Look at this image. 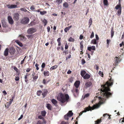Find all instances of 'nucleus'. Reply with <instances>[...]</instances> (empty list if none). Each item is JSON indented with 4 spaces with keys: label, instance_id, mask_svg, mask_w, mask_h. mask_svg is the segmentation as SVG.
Instances as JSON below:
<instances>
[{
    "label": "nucleus",
    "instance_id": "f257e3e1",
    "mask_svg": "<svg viewBox=\"0 0 124 124\" xmlns=\"http://www.w3.org/2000/svg\"><path fill=\"white\" fill-rule=\"evenodd\" d=\"M113 80L111 78L110 79L109 82H107L105 85L102 86V88L100 89L101 92L100 93L101 96L99 98L100 100L99 103L94 105L92 107L89 106L86 108L83 111L80 112V114H79V116L81 115L83 113L89 110L91 111L97 108L101 104L104 102L107 98L110 97L112 94L109 92V91H110L109 86L113 85Z\"/></svg>",
    "mask_w": 124,
    "mask_h": 124
},
{
    "label": "nucleus",
    "instance_id": "f03ea898",
    "mask_svg": "<svg viewBox=\"0 0 124 124\" xmlns=\"http://www.w3.org/2000/svg\"><path fill=\"white\" fill-rule=\"evenodd\" d=\"M69 98V96L68 94H63L62 93L60 94L57 98V100L62 103L67 102Z\"/></svg>",
    "mask_w": 124,
    "mask_h": 124
},
{
    "label": "nucleus",
    "instance_id": "7ed1b4c3",
    "mask_svg": "<svg viewBox=\"0 0 124 124\" xmlns=\"http://www.w3.org/2000/svg\"><path fill=\"white\" fill-rule=\"evenodd\" d=\"M71 91L75 97H77L78 96L79 91L78 88L73 87V89L71 90Z\"/></svg>",
    "mask_w": 124,
    "mask_h": 124
},
{
    "label": "nucleus",
    "instance_id": "20e7f679",
    "mask_svg": "<svg viewBox=\"0 0 124 124\" xmlns=\"http://www.w3.org/2000/svg\"><path fill=\"white\" fill-rule=\"evenodd\" d=\"M73 114V113L71 111H69L67 115H65L64 118L65 119L67 120H68L69 117L72 116Z\"/></svg>",
    "mask_w": 124,
    "mask_h": 124
},
{
    "label": "nucleus",
    "instance_id": "39448f33",
    "mask_svg": "<svg viewBox=\"0 0 124 124\" xmlns=\"http://www.w3.org/2000/svg\"><path fill=\"white\" fill-rule=\"evenodd\" d=\"M29 21V19L28 18L25 17L22 19L21 22L23 24H26L28 23Z\"/></svg>",
    "mask_w": 124,
    "mask_h": 124
},
{
    "label": "nucleus",
    "instance_id": "423d86ee",
    "mask_svg": "<svg viewBox=\"0 0 124 124\" xmlns=\"http://www.w3.org/2000/svg\"><path fill=\"white\" fill-rule=\"evenodd\" d=\"M36 30L34 28H32L29 29L27 31V33L28 34H31L36 32Z\"/></svg>",
    "mask_w": 124,
    "mask_h": 124
},
{
    "label": "nucleus",
    "instance_id": "0eeeda50",
    "mask_svg": "<svg viewBox=\"0 0 124 124\" xmlns=\"http://www.w3.org/2000/svg\"><path fill=\"white\" fill-rule=\"evenodd\" d=\"M19 14L18 13H15L14 14L13 18L15 20L17 21L19 19Z\"/></svg>",
    "mask_w": 124,
    "mask_h": 124
},
{
    "label": "nucleus",
    "instance_id": "6e6552de",
    "mask_svg": "<svg viewBox=\"0 0 124 124\" xmlns=\"http://www.w3.org/2000/svg\"><path fill=\"white\" fill-rule=\"evenodd\" d=\"M114 61L115 62L114 63V64L116 65L120 61L121 59L118 57H116L114 58Z\"/></svg>",
    "mask_w": 124,
    "mask_h": 124
},
{
    "label": "nucleus",
    "instance_id": "1a4fd4ad",
    "mask_svg": "<svg viewBox=\"0 0 124 124\" xmlns=\"http://www.w3.org/2000/svg\"><path fill=\"white\" fill-rule=\"evenodd\" d=\"M8 18L9 23L10 24H12L14 23V21L12 17L9 16Z\"/></svg>",
    "mask_w": 124,
    "mask_h": 124
},
{
    "label": "nucleus",
    "instance_id": "9d476101",
    "mask_svg": "<svg viewBox=\"0 0 124 124\" xmlns=\"http://www.w3.org/2000/svg\"><path fill=\"white\" fill-rule=\"evenodd\" d=\"M87 49L90 51H91L92 50L94 51L95 50L96 48L94 46H88L87 47Z\"/></svg>",
    "mask_w": 124,
    "mask_h": 124
},
{
    "label": "nucleus",
    "instance_id": "9b49d317",
    "mask_svg": "<svg viewBox=\"0 0 124 124\" xmlns=\"http://www.w3.org/2000/svg\"><path fill=\"white\" fill-rule=\"evenodd\" d=\"M7 6L8 8L12 9L16 8L17 7V5H8Z\"/></svg>",
    "mask_w": 124,
    "mask_h": 124
},
{
    "label": "nucleus",
    "instance_id": "f8f14e48",
    "mask_svg": "<svg viewBox=\"0 0 124 124\" xmlns=\"http://www.w3.org/2000/svg\"><path fill=\"white\" fill-rule=\"evenodd\" d=\"M80 82L79 81H76L74 84V85L76 88H78L80 85Z\"/></svg>",
    "mask_w": 124,
    "mask_h": 124
},
{
    "label": "nucleus",
    "instance_id": "ddd939ff",
    "mask_svg": "<svg viewBox=\"0 0 124 124\" xmlns=\"http://www.w3.org/2000/svg\"><path fill=\"white\" fill-rule=\"evenodd\" d=\"M19 37L21 40L23 41H25L26 39V38L22 35H20Z\"/></svg>",
    "mask_w": 124,
    "mask_h": 124
},
{
    "label": "nucleus",
    "instance_id": "4468645a",
    "mask_svg": "<svg viewBox=\"0 0 124 124\" xmlns=\"http://www.w3.org/2000/svg\"><path fill=\"white\" fill-rule=\"evenodd\" d=\"M92 84L91 82H87L85 84V86L86 88L89 87L91 86Z\"/></svg>",
    "mask_w": 124,
    "mask_h": 124
},
{
    "label": "nucleus",
    "instance_id": "2eb2a0df",
    "mask_svg": "<svg viewBox=\"0 0 124 124\" xmlns=\"http://www.w3.org/2000/svg\"><path fill=\"white\" fill-rule=\"evenodd\" d=\"M115 8L116 9H121V7L120 3H119L118 4L116 5L115 7Z\"/></svg>",
    "mask_w": 124,
    "mask_h": 124
},
{
    "label": "nucleus",
    "instance_id": "dca6fc26",
    "mask_svg": "<svg viewBox=\"0 0 124 124\" xmlns=\"http://www.w3.org/2000/svg\"><path fill=\"white\" fill-rule=\"evenodd\" d=\"M90 75L86 73L83 77V78L85 79H88L90 78Z\"/></svg>",
    "mask_w": 124,
    "mask_h": 124
},
{
    "label": "nucleus",
    "instance_id": "f3484780",
    "mask_svg": "<svg viewBox=\"0 0 124 124\" xmlns=\"http://www.w3.org/2000/svg\"><path fill=\"white\" fill-rule=\"evenodd\" d=\"M8 48H6L4 52V55L6 56L8 55Z\"/></svg>",
    "mask_w": 124,
    "mask_h": 124
},
{
    "label": "nucleus",
    "instance_id": "a211bd4d",
    "mask_svg": "<svg viewBox=\"0 0 124 124\" xmlns=\"http://www.w3.org/2000/svg\"><path fill=\"white\" fill-rule=\"evenodd\" d=\"M51 102L55 105H56L57 103V101L54 99H52L51 100Z\"/></svg>",
    "mask_w": 124,
    "mask_h": 124
},
{
    "label": "nucleus",
    "instance_id": "6ab92c4d",
    "mask_svg": "<svg viewBox=\"0 0 124 124\" xmlns=\"http://www.w3.org/2000/svg\"><path fill=\"white\" fill-rule=\"evenodd\" d=\"M43 74L45 76H48L49 75V72L48 71H45L44 72Z\"/></svg>",
    "mask_w": 124,
    "mask_h": 124
},
{
    "label": "nucleus",
    "instance_id": "aec40b11",
    "mask_svg": "<svg viewBox=\"0 0 124 124\" xmlns=\"http://www.w3.org/2000/svg\"><path fill=\"white\" fill-rule=\"evenodd\" d=\"M91 43L93 44H97L96 40L95 39H93L91 41Z\"/></svg>",
    "mask_w": 124,
    "mask_h": 124
},
{
    "label": "nucleus",
    "instance_id": "412c9836",
    "mask_svg": "<svg viewBox=\"0 0 124 124\" xmlns=\"http://www.w3.org/2000/svg\"><path fill=\"white\" fill-rule=\"evenodd\" d=\"M69 4L67 2H65L63 3V6L65 8H67L69 7Z\"/></svg>",
    "mask_w": 124,
    "mask_h": 124
},
{
    "label": "nucleus",
    "instance_id": "4be33fe9",
    "mask_svg": "<svg viewBox=\"0 0 124 124\" xmlns=\"http://www.w3.org/2000/svg\"><path fill=\"white\" fill-rule=\"evenodd\" d=\"M46 107L49 110H51V106L49 104H47L46 105Z\"/></svg>",
    "mask_w": 124,
    "mask_h": 124
},
{
    "label": "nucleus",
    "instance_id": "5701e85b",
    "mask_svg": "<svg viewBox=\"0 0 124 124\" xmlns=\"http://www.w3.org/2000/svg\"><path fill=\"white\" fill-rule=\"evenodd\" d=\"M58 67V66L57 65H55L51 67L50 69V70H54L56 69Z\"/></svg>",
    "mask_w": 124,
    "mask_h": 124
},
{
    "label": "nucleus",
    "instance_id": "b1692460",
    "mask_svg": "<svg viewBox=\"0 0 124 124\" xmlns=\"http://www.w3.org/2000/svg\"><path fill=\"white\" fill-rule=\"evenodd\" d=\"M86 73V72L85 70H82L81 71V75L82 77H83L85 75Z\"/></svg>",
    "mask_w": 124,
    "mask_h": 124
},
{
    "label": "nucleus",
    "instance_id": "393cba45",
    "mask_svg": "<svg viewBox=\"0 0 124 124\" xmlns=\"http://www.w3.org/2000/svg\"><path fill=\"white\" fill-rule=\"evenodd\" d=\"M92 21L91 18H90L89 19L88 22V24L89 25V28L92 24Z\"/></svg>",
    "mask_w": 124,
    "mask_h": 124
},
{
    "label": "nucleus",
    "instance_id": "a878e982",
    "mask_svg": "<svg viewBox=\"0 0 124 124\" xmlns=\"http://www.w3.org/2000/svg\"><path fill=\"white\" fill-rule=\"evenodd\" d=\"M20 46L22 47L23 46V45L22 43L19 41L18 40L15 41Z\"/></svg>",
    "mask_w": 124,
    "mask_h": 124
},
{
    "label": "nucleus",
    "instance_id": "bb28decb",
    "mask_svg": "<svg viewBox=\"0 0 124 124\" xmlns=\"http://www.w3.org/2000/svg\"><path fill=\"white\" fill-rule=\"evenodd\" d=\"M42 21L44 24V26H45L46 25L47 23V20L45 19H44L42 20Z\"/></svg>",
    "mask_w": 124,
    "mask_h": 124
},
{
    "label": "nucleus",
    "instance_id": "cd10ccee",
    "mask_svg": "<svg viewBox=\"0 0 124 124\" xmlns=\"http://www.w3.org/2000/svg\"><path fill=\"white\" fill-rule=\"evenodd\" d=\"M114 32L113 31V29L112 28L111 31V38H112L114 35Z\"/></svg>",
    "mask_w": 124,
    "mask_h": 124
},
{
    "label": "nucleus",
    "instance_id": "c85d7f7f",
    "mask_svg": "<svg viewBox=\"0 0 124 124\" xmlns=\"http://www.w3.org/2000/svg\"><path fill=\"white\" fill-rule=\"evenodd\" d=\"M80 49L81 51H83V43L82 42H81L80 43Z\"/></svg>",
    "mask_w": 124,
    "mask_h": 124
},
{
    "label": "nucleus",
    "instance_id": "c756f323",
    "mask_svg": "<svg viewBox=\"0 0 124 124\" xmlns=\"http://www.w3.org/2000/svg\"><path fill=\"white\" fill-rule=\"evenodd\" d=\"M68 40L69 42H73L74 41V39L71 37H70L68 39Z\"/></svg>",
    "mask_w": 124,
    "mask_h": 124
},
{
    "label": "nucleus",
    "instance_id": "7c9ffc66",
    "mask_svg": "<svg viewBox=\"0 0 124 124\" xmlns=\"http://www.w3.org/2000/svg\"><path fill=\"white\" fill-rule=\"evenodd\" d=\"M101 122V120L98 119L96 121H95V124H99Z\"/></svg>",
    "mask_w": 124,
    "mask_h": 124
},
{
    "label": "nucleus",
    "instance_id": "2f4dec72",
    "mask_svg": "<svg viewBox=\"0 0 124 124\" xmlns=\"http://www.w3.org/2000/svg\"><path fill=\"white\" fill-rule=\"evenodd\" d=\"M62 0H56V3L58 5H59L62 3Z\"/></svg>",
    "mask_w": 124,
    "mask_h": 124
},
{
    "label": "nucleus",
    "instance_id": "473e14b6",
    "mask_svg": "<svg viewBox=\"0 0 124 124\" xmlns=\"http://www.w3.org/2000/svg\"><path fill=\"white\" fill-rule=\"evenodd\" d=\"M103 3L105 5H107L108 4V1L107 0H104Z\"/></svg>",
    "mask_w": 124,
    "mask_h": 124
},
{
    "label": "nucleus",
    "instance_id": "72a5a7b5",
    "mask_svg": "<svg viewBox=\"0 0 124 124\" xmlns=\"http://www.w3.org/2000/svg\"><path fill=\"white\" fill-rule=\"evenodd\" d=\"M121 9H119L117 11V15L118 16H119L121 13Z\"/></svg>",
    "mask_w": 124,
    "mask_h": 124
},
{
    "label": "nucleus",
    "instance_id": "f704fd0d",
    "mask_svg": "<svg viewBox=\"0 0 124 124\" xmlns=\"http://www.w3.org/2000/svg\"><path fill=\"white\" fill-rule=\"evenodd\" d=\"M89 93H87L84 96H83L82 98H83V99H84L85 98H87L89 96Z\"/></svg>",
    "mask_w": 124,
    "mask_h": 124
},
{
    "label": "nucleus",
    "instance_id": "c9c22d12",
    "mask_svg": "<svg viewBox=\"0 0 124 124\" xmlns=\"http://www.w3.org/2000/svg\"><path fill=\"white\" fill-rule=\"evenodd\" d=\"M46 114V112L45 111H42L41 112V114L42 116H45Z\"/></svg>",
    "mask_w": 124,
    "mask_h": 124
},
{
    "label": "nucleus",
    "instance_id": "e433bc0d",
    "mask_svg": "<svg viewBox=\"0 0 124 124\" xmlns=\"http://www.w3.org/2000/svg\"><path fill=\"white\" fill-rule=\"evenodd\" d=\"M26 36L29 39H31L32 38V35H27Z\"/></svg>",
    "mask_w": 124,
    "mask_h": 124
},
{
    "label": "nucleus",
    "instance_id": "4c0bfd02",
    "mask_svg": "<svg viewBox=\"0 0 124 124\" xmlns=\"http://www.w3.org/2000/svg\"><path fill=\"white\" fill-rule=\"evenodd\" d=\"M46 13V11H40V13L41 15H43Z\"/></svg>",
    "mask_w": 124,
    "mask_h": 124
},
{
    "label": "nucleus",
    "instance_id": "58836bf2",
    "mask_svg": "<svg viewBox=\"0 0 124 124\" xmlns=\"http://www.w3.org/2000/svg\"><path fill=\"white\" fill-rule=\"evenodd\" d=\"M41 93H42V91H41L40 90V91H38L37 92V94L38 96H40V95Z\"/></svg>",
    "mask_w": 124,
    "mask_h": 124
},
{
    "label": "nucleus",
    "instance_id": "ea45409f",
    "mask_svg": "<svg viewBox=\"0 0 124 124\" xmlns=\"http://www.w3.org/2000/svg\"><path fill=\"white\" fill-rule=\"evenodd\" d=\"M99 74L101 77H103V74L102 72H101V71H100L99 72Z\"/></svg>",
    "mask_w": 124,
    "mask_h": 124
},
{
    "label": "nucleus",
    "instance_id": "a19ab883",
    "mask_svg": "<svg viewBox=\"0 0 124 124\" xmlns=\"http://www.w3.org/2000/svg\"><path fill=\"white\" fill-rule=\"evenodd\" d=\"M12 99H10V101L8 102L10 104H11V103L12 102L13 99H14V97H12Z\"/></svg>",
    "mask_w": 124,
    "mask_h": 124
},
{
    "label": "nucleus",
    "instance_id": "79ce46f5",
    "mask_svg": "<svg viewBox=\"0 0 124 124\" xmlns=\"http://www.w3.org/2000/svg\"><path fill=\"white\" fill-rule=\"evenodd\" d=\"M94 36V33L93 32V31L92 32L91 34V35H90V38L91 39H92L93 37Z\"/></svg>",
    "mask_w": 124,
    "mask_h": 124
},
{
    "label": "nucleus",
    "instance_id": "37998d69",
    "mask_svg": "<svg viewBox=\"0 0 124 124\" xmlns=\"http://www.w3.org/2000/svg\"><path fill=\"white\" fill-rule=\"evenodd\" d=\"M1 23L2 24V26L3 27L4 26V25L5 24V21L4 20H2L1 21Z\"/></svg>",
    "mask_w": 124,
    "mask_h": 124
},
{
    "label": "nucleus",
    "instance_id": "c03bdc74",
    "mask_svg": "<svg viewBox=\"0 0 124 124\" xmlns=\"http://www.w3.org/2000/svg\"><path fill=\"white\" fill-rule=\"evenodd\" d=\"M111 40L110 39H107V44L108 45L109 43L111 41Z\"/></svg>",
    "mask_w": 124,
    "mask_h": 124
},
{
    "label": "nucleus",
    "instance_id": "a18cd8bd",
    "mask_svg": "<svg viewBox=\"0 0 124 124\" xmlns=\"http://www.w3.org/2000/svg\"><path fill=\"white\" fill-rule=\"evenodd\" d=\"M68 122H65L64 121H62L61 124H69Z\"/></svg>",
    "mask_w": 124,
    "mask_h": 124
},
{
    "label": "nucleus",
    "instance_id": "49530a36",
    "mask_svg": "<svg viewBox=\"0 0 124 124\" xmlns=\"http://www.w3.org/2000/svg\"><path fill=\"white\" fill-rule=\"evenodd\" d=\"M69 29L68 28V27H67L66 28H65L64 29V31L66 32H67V31H68Z\"/></svg>",
    "mask_w": 124,
    "mask_h": 124
},
{
    "label": "nucleus",
    "instance_id": "de8ad7c7",
    "mask_svg": "<svg viewBox=\"0 0 124 124\" xmlns=\"http://www.w3.org/2000/svg\"><path fill=\"white\" fill-rule=\"evenodd\" d=\"M38 76L37 75L35 76L33 78V80H36L38 78Z\"/></svg>",
    "mask_w": 124,
    "mask_h": 124
},
{
    "label": "nucleus",
    "instance_id": "09e8293b",
    "mask_svg": "<svg viewBox=\"0 0 124 124\" xmlns=\"http://www.w3.org/2000/svg\"><path fill=\"white\" fill-rule=\"evenodd\" d=\"M85 63V60L84 59H82L81 61L82 64H84V63Z\"/></svg>",
    "mask_w": 124,
    "mask_h": 124
},
{
    "label": "nucleus",
    "instance_id": "8fccbe9b",
    "mask_svg": "<svg viewBox=\"0 0 124 124\" xmlns=\"http://www.w3.org/2000/svg\"><path fill=\"white\" fill-rule=\"evenodd\" d=\"M11 50L12 51V52H10V53L11 54H14L15 51V50L13 49H12V50Z\"/></svg>",
    "mask_w": 124,
    "mask_h": 124
},
{
    "label": "nucleus",
    "instance_id": "3c124183",
    "mask_svg": "<svg viewBox=\"0 0 124 124\" xmlns=\"http://www.w3.org/2000/svg\"><path fill=\"white\" fill-rule=\"evenodd\" d=\"M95 36L96 40H98L99 38L98 35L97 34H96L95 35Z\"/></svg>",
    "mask_w": 124,
    "mask_h": 124
},
{
    "label": "nucleus",
    "instance_id": "603ef678",
    "mask_svg": "<svg viewBox=\"0 0 124 124\" xmlns=\"http://www.w3.org/2000/svg\"><path fill=\"white\" fill-rule=\"evenodd\" d=\"M20 9L21 11H23L25 12H26L27 11V10L25 8H21Z\"/></svg>",
    "mask_w": 124,
    "mask_h": 124
},
{
    "label": "nucleus",
    "instance_id": "864d4df0",
    "mask_svg": "<svg viewBox=\"0 0 124 124\" xmlns=\"http://www.w3.org/2000/svg\"><path fill=\"white\" fill-rule=\"evenodd\" d=\"M7 104V105L6 106L7 104H5V106L7 108H8L10 106V104H9L8 102Z\"/></svg>",
    "mask_w": 124,
    "mask_h": 124
},
{
    "label": "nucleus",
    "instance_id": "5fc2aeb1",
    "mask_svg": "<svg viewBox=\"0 0 124 124\" xmlns=\"http://www.w3.org/2000/svg\"><path fill=\"white\" fill-rule=\"evenodd\" d=\"M45 66V64L44 63H42V65H41V67L42 68H44Z\"/></svg>",
    "mask_w": 124,
    "mask_h": 124
},
{
    "label": "nucleus",
    "instance_id": "6e6d98bb",
    "mask_svg": "<svg viewBox=\"0 0 124 124\" xmlns=\"http://www.w3.org/2000/svg\"><path fill=\"white\" fill-rule=\"evenodd\" d=\"M38 118L40 119H44L41 116L39 115L38 116Z\"/></svg>",
    "mask_w": 124,
    "mask_h": 124
},
{
    "label": "nucleus",
    "instance_id": "4d7b16f0",
    "mask_svg": "<svg viewBox=\"0 0 124 124\" xmlns=\"http://www.w3.org/2000/svg\"><path fill=\"white\" fill-rule=\"evenodd\" d=\"M19 79V78L18 77H16L15 80L16 81H18Z\"/></svg>",
    "mask_w": 124,
    "mask_h": 124
},
{
    "label": "nucleus",
    "instance_id": "13d9d810",
    "mask_svg": "<svg viewBox=\"0 0 124 124\" xmlns=\"http://www.w3.org/2000/svg\"><path fill=\"white\" fill-rule=\"evenodd\" d=\"M38 65L37 64H36L35 65V66L36 67V69L37 70H39V68L38 67Z\"/></svg>",
    "mask_w": 124,
    "mask_h": 124
},
{
    "label": "nucleus",
    "instance_id": "bf43d9fd",
    "mask_svg": "<svg viewBox=\"0 0 124 124\" xmlns=\"http://www.w3.org/2000/svg\"><path fill=\"white\" fill-rule=\"evenodd\" d=\"M23 117V115H22L18 119V120H20Z\"/></svg>",
    "mask_w": 124,
    "mask_h": 124
},
{
    "label": "nucleus",
    "instance_id": "052dcab7",
    "mask_svg": "<svg viewBox=\"0 0 124 124\" xmlns=\"http://www.w3.org/2000/svg\"><path fill=\"white\" fill-rule=\"evenodd\" d=\"M30 9L31 10H33L35 9V8L33 6H32L31 7Z\"/></svg>",
    "mask_w": 124,
    "mask_h": 124
},
{
    "label": "nucleus",
    "instance_id": "680f3d73",
    "mask_svg": "<svg viewBox=\"0 0 124 124\" xmlns=\"http://www.w3.org/2000/svg\"><path fill=\"white\" fill-rule=\"evenodd\" d=\"M46 94V92H44L42 93V95L44 97Z\"/></svg>",
    "mask_w": 124,
    "mask_h": 124
},
{
    "label": "nucleus",
    "instance_id": "e2e57ef3",
    "mask_svg": "<svg viewBox=\"0 0 124 124\" xmlns=\"http://www.w3.org/2000/svg\"><path fill=\"white\" fill-rule=\"evenodd\" d=\"M37 124H42V122L40 121H38L37 123Z\"/></svg>",
    "mask_w": 124,
    "mask_h": 124
},
{
    "label": "nucleus",
    "instance_id": "0e129e2a",
    "mask_svg": "<svg viewBox=\"0 0 124 124\" xmlns=\"http://www.w3.org/2000/svg\"><path fill=\"white\" fill-rule=\"evenodd\" d=\"M68 48V45L67 43H66L65 46V48L66 49H67Z\"/></svg>",
    "mask_w": 124,
    "mask_h": 124
},
{
    "label": "nucleus",
    "instance_id": "69168bd1",
    "mask_svg": "<svg viewBox=\"0 0 124 124\" xmlns=\"http://www.w3.org/2000/svg\"><path fill=\"white\" fill-rule=\"evenodd\" d=\"M83 36L82 35H80L79 37V39H80L81 40L83 39Z\"/></svg>",
    "mask_w": 124,
    "mask_h": 124
},
{
    "label": "nucleus",
    "instance_id": "338daca9",
    "mask_svg": "<svg viewBox=\"0 0 124 124\" xmlns=\"http://www.w3.org/2000/svg\"><path fill=\"white\" fill-rule=\"evenodd\" d=\"M35 73L34 72H33L32 74V78H33V77H34L35 76Z\"/></svg>",
    "mask_w": 124,
    "mask_h": 124
},
{
    "label": "nucleus",
    "instance_id": "774afa93",
    "mask_svg": "<svg viewBox=\"0 0 124 124\" xmlns=\"http://www.w3.org/2000/svg\"><path fill=\"white\" fill-rule=\"evenodd\" d=\"M61 39L60 38H58L57 40L58 42H60Z\"/></svg>",
    "mask_w": 124,
    "mask_h": 124
}]
</instances>
